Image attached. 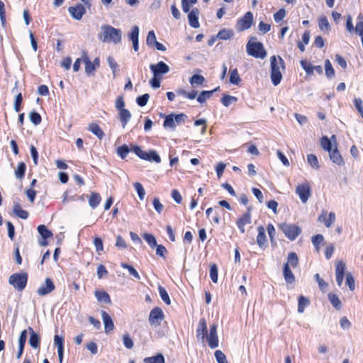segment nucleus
<instances>
[{
	"mask_svg": "<svg viewBox=\"0 0 363 363\" xmlns=\"http://www.w3.org/2000/svg\"><path fill=\"white\" fill-rule=\"evenodd\" d=\"M163 126L164 128H169L172 129H174L176 127L174 119V114H169L165 116L164 121L163 123Z\"/></svg>",
	"mask_w": 363,
	"mask_h": 363,
	"instance_id": "ea45409f",
	"label": "nucleus"
},
{
	"mask_svg": "<svg viewBox=\"0 0 363 363\" xmlns=\"http://www.w3.org/2000/svg\"><path fill=\"white\" fill-rule=\"evenodd\" d=\"M28 330L30 332L29 345L34 349L38 348L40 342L39 335L31 327H28Z\"/></svg>",
	"mask_w": 363,
	"mask_h": 363,
	"instance_id": "aec40b11",
	"label": "nucleus"
},
{
	"mask_svg": "<svg viewBox=\"0 0 363 363\" xmlns=\"http://www.w3.org/2000/svg\"><path fill=\"white\" fill-rule=\"evenodd\" d=\"M164 318L162 310L157 307L150 311L148 320L151 325H160Z\"/></svg>",
	"mask_w": 363,
	"mask_h": 363,
	"instance_id": "9d476101",
	"label": "nucleus"
},
{
	"mask_svg": "<svg viewBox=\"0 0 363 363\" xmlns=\"http://www.w3.org/2000/svg\"><path fill=\"white\" fill-rule=\"evenodd\" d=\"M150 69L153 73V75L161 77L169 72V67L162 61H160L156 65L152 64L150 65Z\"/></svg>",
	"mask_w": 363,
	"mask_h": 363,
	"instance_id": "6e6552de",
	"label": "nucleus"
},
{
	"mask_svg": "<svg viewBox=\"0 0 363 363\" xmlns=\"http://www.w3.org/2000/svg\"><path fill=\"white\" fill-rule=\"evenodd\" d=\"M13 211L15 215L22 219H27L28 217V213L26 211L23 210L20 204L16 201L13 202Z\"/></svg>",
	"mask_w": 363,
	"mask_h": 363,
	"instance_id": "393cba45",
	"label": "nucleus"
},
{
	"mask_svg": "<svg viewBox=\"0 0 363 363\" xmlns=\"http://www.w3.org/2000/svg\"><path fill=\"white\" fill-rule=\"evenodd\" d=\"M258 235L257 236V242L259 247H263L267 242V236L265 234V229L263 226L257 228Z\"/></svg>",
	"mask_w": 363,
	"mask_h": 363,
	"instance_id": "b1692460",
	"label": "nucleus"
},
{
	"mask_svg": "<svg viewBox=\"0 0 363 363\" xmlns=\"http://www.w3.org/2000/svg\"><path fill=\"white\" fill-rule=\"evenodd\" d=\"M28 274L26 272L12 274L9 278V284L18 291H22L28 282Z\"/></svg>",
	"mask_w": 363,
	"mask_h": 363,
	"instance_id": "7ed1b4c3",
	"label": "nucleus"
},
{
	"mask_svg": "<svg viewBox=\"0 0 363 363\" xmlns=\"http://www.w3.org/2000/svg\"><path fill=\"white\" fill-rule=\"evenodd\" d=\"M143 238L148 243L151 248L153 249L157 246V243L156 238L152 234L144 233L143 235Z\"/></svg>",
	"mask_w": 363,
	"mask_h": 363,
	"instance_id": "4c0bfd02",
	"label": "nucleus"
},
{
	"mask_svg": "<svg viewBox=\"0 0 363 363\" xmlns=\"http://www.w3.org/2000/svg\"><path fill=\"white\" fill-rule=\"evenodd\" d=\"M130 152V149L128 145H123L120 146L117 149V154L121 159H125Z\"/></svg>",
	"mask_w": 363,
	"mask_h": 363,
	"instance_id": "8fccbe9b",
	"label": "nucleus"
},
{
	"mask_svg": "<svg viewBox=\"0 0 363 363\" xmlns=\"http://www.w3.org/2000/svg\"><path fill=\"white\" fill-rule=\"evenodd\" d=\"M251 210L252 208L250 206L248 207L247 211L244 213L242 217L238 219L236 222L237 226L242 233H245V226L251 223Z\"/></svg>",
	"mask_w": 363,
	"mask_h": 363,
	"instance_id": "f8f14e48",
	"label": "nucleus"
},
{
	"mask_svg": "<svg viewBox=\"0 0 363 363\" xmlns=\"http://www.w3.org/2000/svg\"><path fill=\"white\" fill-rule=\"evenodd\" d=\"M270 62L272 82L274 86H277L282 78L280 69L281 67L284 69V62L281 57H278V59H277L274 55L270 57Z\"/></svg>",
	"mask_w": 363,
	"mask_h": 363,
	"instance_id": "f03ea898",
	"label": "nucleus"
},
{
	"mask_svg": "<svg viewBox=\"0 0 363 363\" xmlns=\"http://www.w3.org/2000/svg\"><path fill=\"white\" fill-rule=\"evenodd\" d=\"M323 240H324V237L320 234H318V235L312 237V243L314 245V247L316 248L317 251L319 250V245Z\"/></svg>",
	"mask_w": 363,
	"mask_h": 363,
	"instance_id": "052dcab7",
	"label": "nucleus"
},
{
	"mask_svg": "<svg viewBox=\"0 0 363 363\" xmlns=\"http://www.w3.org/2000/svg\"><path fill=\"white\" fill-rule=\"evenodd\" d=\"M132 151L142 160L149 159L147 152L142 150V149L138 145L133 146Z\"/></svg>",
	"mask_w": 363,
	"mask_h": 363,
	"instance_id": "49530a36",
	"label": "nucleus"
},
{
	"mask_svg": "<svg viewBox=\"0 0 363 363\" xmlns=\"http://www.w3.org/2000/svg\"><path fill=\"white\" fill-rule=\"evenodd\" d=\"M286 264H287L289 267V265L292 267H297L298 264V258L296 253L294 252H289L287 257V262Z\"/></svg>",
	"mask_w": 363,
	"mask_h": 363,
	"instance_id": "2f4dec72",
	"label": "nucleus"
},
{
	"mask_svg": "<svg viewBox=\"0 0 363 363\" xmlns=\"http://www.w3.org/2000/svg\"><path fill=\"white\" fill-rule=\"evenodd\" d=\"M283 275L287 284H293L295 281V277L287 264H284Z\"/></svg>",
	"mask_w": 363,
	"mask_h": 363,
	"instance_id": "5701e85b",
	"label": "nucleus"
},
{
	"mask_svg": "<svg viewBox=\"0 0 363 363\" xmlns=\"http://www.w3.org/2000/svg\"><path fill=\"white\" fill-rule=\"evenodd\" d=\"M130 118L131 113L129 110L123 108L118 111V119L121 122L123 128H125Z\"/></svg>",
	"mask_w": 363,
	"mask_h": 363,
	"instance_id": "412c9836",
	"label": "nucleus"
},
{
	"mask_svg": "<svg viewBox=\"0 0 363 363\" xmlns=\"http://www.w3.org/2000/svg\"><path fill=\"white\" fill-rule=\"evenodd\" d=\"M214 354L218 363H228L226 359V356L221 350H216Z\"/></svg>",
	"mask_w": 363,
	"mask_h": 363,
	"instance_id": "e2e57ef3",
	"label": "nucleus"
},
{
	"mask_svg": "<svg viewBox=\"0 0 363 363\" xmlns=\"http://www.w3.org/2000/svg\"><path fill=\"white\" fill-rule=\"evenodd\" d=\"M143 362L144 363H165V359L162 354L159 353L155 356L145 358Z\"/></svg>",
	"mask_w": 363,
	"mask_h": 363,
	"instance_id": "c85d7f7f",
	"label": "nucleus"
},
{
	"mask_svg": "<svg viewBox=\"0 0 363 363\" xmlns=\"http://www.w3.org/2000/svg\"><path fill=\"white\" fill-rule=\"evenodd\" d=\"M357 18L358 22L355 26L354 31L361 36V39H363V16L359 14Z\"/></svg>",
	"mask_w": 363,
	"mask_h": 363,
	"instance_id": "09e8293b",
	"label": "nucleus"
},
{
	"mask_svg": "<svg viewBox=\"0 0 363 363\" xmlns=\"http://www.w3.org/2000/svg\"><path fill=\"white\" fill-rule=\"evenodd\" d=\"M207 324L205 318H201L199 322L198 328L196 330V337L199 340L203 341L207 336Z\"/></svg>",
	"mask_w": 363,
	"mask_h": 363,
	"instance_id": "2eb2a0df",
	"label": "nucleus"
},
{
	"mask_svg": "<svg viewBox=\"0 0 363 363\" xmlns=\"http://www.w3.org/2000/svg\"><path fill=\"white\" fill-rule=\"evenodd\" d=\"M27 340V330H23L21 331L20 336L18 337V350L16 354V358L20 359L23 354L25 344Z\"/></svg>",
	"mask_w": 363,
	"mask_h": 363,
	"instance_id": "6ab92c4d",
	"label": "nucleus"
},
{
	"mask_svg": "<svg viewBox=\"0 0 363 363\" xmlns=\"http://www.w3.org/2000/svg\"><path fill=\"white\" fill-rule=\"evenodd\" d=\"M129 39L132 42H135L139 40V28L137 26H134L132 29L131 32L129 34Z\"/></svg>",
	"mask_w": 363,
	"mask_h": 363,
	"instance_id": "13d9d810",
	"label": "nucleus"
},
{
	"mask_svg": "<svg viewBox=\"0 0 363 363\" xmlns=\"http://www.w3.org/2000/svg\"><path fill=\"white\" fill-rule=\"evenodd\" d=\"M121 267H123V269H127L129 272V274L130 275H132L134 278L137 279H140V277L138 274V272L135 270V269L131 266V265H129L126 263H123L122 262L121 264Z\"/></svg>",
	"mask_w": 363,
	"mask_h": 363,
	"instance_id": "a18cd8bd",
	"label": "nucleus"
},
{
	"mask_svg": "<svg viewBox=\"0 0 363 363\" xmlns=\"http://www.w3.org/2000/svg\"><path fill=\"white\" fill-rule=\"evenodd\" d=\"M318 27L320 30L328 33L330 26L326 16H321L318 21Z\"/></svg>",
	"mask_w": 363,
	"mask_h": 363,
	"instance_id": "c756f323",
	"label": "nucleus"
},
{
	"mask_svg": "<svg viewBox=\"0 0 363 363\" xmlns=\"http://www.w3.org/2000/svg\"><path fill=\"white\" fill-rule=\"evenodd\" d=\"M253 22V15L252 13L248 11L245 13V15L238 21L236 28L238 31L241 32L245 30L249 29Z\"/></svg>",
	"mask_w": 363,
	"mask_h": 363,
	"instance_id": "423d86ee",
	"label": "nucleus"
},
{
	"mask_svg": "<svg viewBox=\"0 0 363 363\" xmlns=\"http://www.w3.org/2000/svg\"><path fill=\"white\" fill-rule=\"evenodd\" d=\"M159 294L162 298V300L167 305H169L171 303V300L169 297V295L167 294V291L166 289L162 287V286H159L158 287Z\"/></svg>",
	"mask_w": 363,
	"mask_h": 363,
	"instance_id": "37998d69",
	"label": "nucleus"
},
{
	"mask_svg": "<svg viewBox=\"0 0 363 363\" xmlns=\"http://www.w3.org/2000/svg\"><path fill=\"white\" fill-rule=\"evenodd\" d=\"M346 264L342 260H337L335 262V275L345 276Z\"/></svg>",
	"mask_w": 363,
	"mask_h": 363,
	"instance_id": "473e14b6",
	"label": "nucleus"
},
{
	"mask_svg": "<svg viewBox=\"0 0 363 363\" xmlns=\"http://www.w3.org/2000/svg\"><path fill=\"white\" fill-rule=\"evenodd\" d=\"M286 11L284 9H280L277 12L274 14V18L276 22H280L286 16Z\"/></svg>",
	"mask_w": 363,
	"mask_h": 363,
	"instance_id": "774afa93",
	"label": "nucleus"
},
{
	"mask_svg": "<svg viewBox=\"0 0 363 363\" xmlns=\"http://www.w3.org/2000/svg\"><path fill=\"white\" fill-rule=\"evenodd\" d=\"M247 52L248 55L257 58L264 59L267 56V52L262 43L259 42L250 40L247 44Z\"/></svg>",
	"mask_w": 363,
	"mask_h": 363,
	"instance_id": "20e7f679",
	"label": "nucleus"
},
{
	"mask_svg": "<svg viewBox=\"0 0 363 363\" xmlns=\"http://www.w3.org/2000/svg\"><path fill=\"white\" fill-rule=\"evenodd\" d=\"M135 191H137L139 199L143 200L145 196V191L143 185L139 182H135L133 184Z\"/></svg>",
	"mask_w": 363,
	"mask_h": 363,
	"instance_id": "6e6d98bb",
	"label": "nucleus"
},
{
	"mask_svg": "<svg viewBox=\"0 0 363 363\" xmlns=\"http://www.w3.org/2000/svg\"><path fill=\"white\" fill-rule=\"evenodd\" d=\"M233 36V31L230 29H222L216 35L220 40H229Z\"/></svg>",
	"mask_w": 363,
	"mask_h": 363,
	"instance_id": "7c9ffc66",
	"label": "nucleus"
},
{
	"mask_svg": "<svg viewBox=\"0 0 363 363\" xmlns=\"http://www.w3.org/2000/svg\"><path fill=\"white\" fill-rule=\"evenodd\" d=\"M38 231L44 240H46L52 236V233L44 225H40L38 227Z\"/></svg>",
	"mask_w": 363,
	"mask_h": 363,
	"instance_id": "e433bc0d",
	"label": "nucleus"
},
{
	"mask_svg": "<svg viewBox=\"0 0 363 363\" xmlns=\"http://www.w3.org/2000/svg\"><path fill=\"white\" fill-rule=\"evenodd\" d=\"M82 59L85 64V72L87 75H91L96 70L94 64L89 60L86 50L82 51Z\"/></svg>",
	"mask_w": 363,
	"mask_h": 363,
	"instance_id": "f3484780",
	"label": "nucleus"
},
{
	"mask_svg": "<svg viewBox=\"0 0 363 363\" xmlns=\"http://www.w3.org/2000/svg\"><path fill=\"white\" fill-rule=\"evenodd\" d=\"M328 299L335 309L340 310L341 308V301L337 295L330 293Z\"/></svg>",
	"mask_w": 363,
	"mask_h": 363,
	"instance_id": "58836bf2",
	"label": "nucleus"
},
{
	"mask_svg": "<svg viewBox=\"0 0 363 363\" xmlns=\"http://www.w3.org/2000/svg\"><path fill=\"white\" fill-rule=\"evenodd\" d=\"M208 346L212 348H216L218 347V337L217 335V325L213 324L210 327L209 333H207V336H206V338Z\"/></svg>",
	"mask_w": 363,
	"mask_h": 363,
	"instance_id": "0eeeda50",
	"label": "nucleus"
},
{
	"mask_svg": "<svg viewBox=\"0 0 363 363\" xmlns=\"http://www.w3.org/2000/svg\"><path fill=\"white\" fill-rule=\"evenodd\" d=\"M325 75L328 78H333L335 76V70L329 60H325Z\"/></svg>",
	"mask_w": 363,
	"mask_h": 363,
	"instance_id": "a19ab883",
	"label": "nucleus"
},
{
	"mask_svg": "<svg viewBox=\"0 0 363 363\" xmlns=\"http://www.w3.org/2000/svg\"><path fill=\"white\" fill-rule=\"evenodd\" d=\"M210 277L213 283L218 282V267L216 264L210 266Z\"/></svg>",
	"mask_w": 363,
	"mask_h": 363,
	"instance_id": "5fc2aeb1",
	"label": "nucleus"
},
{
	"mask_svg": "<svg viewBox=\"0 0 363 363\" xmlns=\"http://www.w3.org/2000/svg\"><path fill=\"white\" fill-rule=\"evenodd\" d=\"M307 161L308 164L315 169H318L320 168L318 160L317 157L313 154H309L307 156Z\"/></svg>",
	"mask_w": 363,
	"mask_h": 363,
	"instance_id": "c03bdc74",
	"label": "nucleus"
},
{
	"mask_svg": "<svg viewBox=\"0 0 363 363\" xmlns=\"http://www.w3.org/2000/svg\"><path fill=\"white\" fill-rule=\"evenodd\" d=\"M26 166L24 162H21L18 164V167L15 170V176L17 179H21L25 175Z\"/></svg>",
	"mask_w": 363,
	"mask_h": 363,
	"instance_id": "72a5a7b5",
	"label": "nucleus"
},
{
	"mask_svg": "<svg viewBox=\"0 0 363 363\" xmlns=\"http://www.w3.org/2000/svg\"><path fill=\"white\" fill-rule=\"evenodd\" d=\"M301 65L308 75L313 74V65L307 60H301Z\"/></svg>",
	"mask_w": 363,
	"mask_h": 363,
	"instance_id": "864d4df0",
	"label": "nucleus"
},
{
	"mask_svg": "<svg viewBox=\"0 0 363 363\" xmlns=\"http://www.w3.org/2000/svg\"><path fill=\"white\" fill-rule=\"evenodd\" d=\"M101 201V196L99 193L92 192L89 198V205L93 209L96 208Z\"/></svg>",
	"mask_w": 363,
	"mask_h": 363,
	"instance_id": "bb28decb",
	"label": "nucleus"
},
{
	"mask_svg": "<svg viewBox=\"0 0 363 363\" xmlns=\"http://www.w3.org/2000/svg\"><path fill=\"white\" fill-rule=\"evenodd\" d=\"M147 155L149 159H145V160L154 161L157 163H160L161 162L160 157L155 150L149 151L147 152Z\"/></svg>",
	"mask_w": 363,
	"mask_h": 363,
	"instance_id": "bf43d9fd",
	"label": "nucleus"
},
{
	"mask_svg": "<svg viewBox=\"0 0 363 363\" xmlns=\"http://www.w3.org/2000/svg\"><path fill=\"white\" fill-rule=\"evenodd\" d=\"M123 342L124 346L128 349H132L134 346L133 341L128 334L123 335Z\"/></svg>",
	"mask_w": 363,
	"mask_h": 363,
	"instance_id": "69168bd1",
	"label": "nucleus"
},
{
	"mask_svg": "<svg viewBox=\"0 0 363 363\" xmlns=\"http://www.w3.org/2000/svg\"><path fill=\"white\" fill-rule=\"evenodd\" d=\"M320 145L323 149L328 152H330L332 150V143L327 136H324L321 138Z\"/></svg>",
	"mask_w": 363,
	"mask_h": 363,
	"instance_id": "3c124183",
	"label": "nucleus"
},
{
	"mask_svg": "<svg viewBox=\"0 0 363 363\" xmlns=\"http://www.w3.org/2000/svg\"><path fill=\"white\" fill-rule=\"evenodd\" d=\"M296 193L298 195L301 202L306 203L311 196V188L308 183L298 185Z\"/></svg>",
	"mask_w": 363,
	"mask_h": 363,
	"instance_id": "1a4fd4ad",
	"label": "nucleus"
},
{
	"mask_svg": "<svg viewBox=\"0 0 363 363\" xmlns=\"http://www.w3.org/2000/svg\"><path fill=\"white\" fill-rule=\"evenodd\" d=\"M237 101L238 99L236 97L230 95H223L221 99V102L225 107L229 106L232 103L236 102Z\"/></svg>",
	"mask_w": 363,
	"mask_h": 363,
	"instance_id": "603ef678",
	"label": "nucleus"
},
{
	"mask_svg": "<svg viewBox=\"0 0 363 363\" xmlns=\"http://www.w3.org/2000/svg\"><path fill=\"white\" fill-rule=\"evenodd\" d=\"M329 155L333 162L340 166L344 164V160L337 147L329 152Z\"/></svg>",
	"mask_w": 363,
	"mask_h": 363,
	"instance_id": "4be33fe9",
	"label": "nucleus"
},
{
	"mask_svg": "<svg viewBox=\"0 0 363 363\" xmlns=\"http://www.w3.org/2000/svg\"><path fill=\"white\" fill-rule=\"evenodd\" d=\"M55 289V284L51 279L46 278L45 284H42L38 289L37 294L39 296H46L54 291Z\"/></svg>",
	"mask_w": 363,
	"mask_h": 363,
	"instance_id": "9b49d317",
	"label": "nucleus"
},
{
	"mask_svg": "<svg viewBox=\"0 0 363 363\" xmlns=\"http://www.w3.org/2000/svg\"><path fill=\"white\" fill-rule=\"evenodd\" d=\"M199 10L197 8L193 9L188 15L189 23L194 28H198L200 26L199 22Z\"/></svg>",
	"mask_w": 363,
	"mask_h": 363,
	"instance_id": "dca6fc26",
	"label": "nucleus"
},
{
	"mask_svg": "<svg viewBox=\"0 0 363 363\" xmlns=\"http://www.w3.org/2000/svg\"><path fill=\"white\" fill-rule=\"evenodd\" d=\"M346 283L350 291H354L355 289L354 279L350 272L346 274Z\"/></svg>",
	"mask_w": 363,
	"mask_h": 363,
	"instance_id": "680f3d73",
	"label": "nucleus"
},
{
	"mask_svg": "<svg viewBox=\"0 0 363 363\" xmlns=\"http://www.w3.org/2000/svg\"><path fill=\"white\" fill-rule=\"evenodd\" d=\"M101 317L104 324L106 333H109L114 328V324L111 317L104 311H101Z\"/></svg>",
	"mask_w": 363,
	"mask_h": 363,
	"instance_id": "a211bd4d",
	"label": "nucleus"
},
{
	"mask_svg": "<svg viewBox=\"0 0 363 363\" xmlns=\"http://www.w3.org/2000/svg\"><path fill=\"white\" fill-rule=\"evenodd\" d=\"M101 32L99 34V39L106 43L118 44L121 42L122 32L120 29L115 28L109 25H103L101 27Z\"/></svg>",
	"mask_w": 363,
	"mask_h": 363,
	"instance_id": "f257e3e1",
	"label": "nucleus"
},
{
	"mask_svg": "<svg viewBox=\"0 0 363 363\" xmlns=\"http://www.w3.org/2000/svg\"><path fill=\"white\" fill-rule=\"evenodd\" d=\"M279 228L290 240H294L301 233V228L294 224L282 223Z\"/></svg>",
	"mask_w": 363,
	"mask_h": 363,
	"instance_id": "39448f33",
	"label": "nucleus"
},
{
	"mask_svg": "<svg viewBox=\"0 0 363 363\" xmlns=\"http://www.w3.org/2000/svg\"><path fill=\"white\" fill-rule=\"evenodd\" d=\"M205 81V78L202 75L194 74L190 79L189 82L193 86L201 85Z\"/></svg>",
	"mask_w": 363,
	"mask_h": 363,
	"instance_id": "79ce46f5",
	"label": "nucleus"
},
{
	"mask_svg": "<svg viewBox=\"0 0 363 363\" xmlns=\"http://www.w3.org/2000/svg\"><path fill=\"white\" fill-rule=\"evenodd\" d=\"M230 83L232 84L238 85L241 81V79L239 76L238 71L237 69H233L230 70Z\"/></svg>",
	"mask_w": 363,
	"mask_h": 363,
	"instance_id": "f704fd0d",
	"label": "nucleus"
},
{
	"mask_svg": "<svg viewBox=\"0 0 363 363\" xmlns=\"http://www.w3.org/2000/svg\"><path fill=\"white\" fill-rule=\"evenodd\" d=\"M310 303L309 300L304 297L303 296H301L298 298V312L299 313H303L305 308L308 306Z\"/></svg>",
	"mask_w": 363,
	"mask_h": 363,
	"instance_id": "c9c22d12",
	"label": "nucleus"
},
{
	"mask_svg": "<svg viewBox=\"0 0 363 363\" xmlns=\"http://www.w3.org/2000/svg\"><path fill=\"white\" fill-rule=\"evenodd\" d=\"M147 45L149 46H152L157 43V38L155 33L153 30L149 31L147 36Z\"/></svg>",
	"mask_w": 363,
	"mask_h": 363,
	"instance_id": "338daca9",
	"label": "nucleus"
},
{
	"mask_svg": "<svg viewBox=\"0 0 363 363\" xmlns=\"http://www.w3.org/2000/svg\"><path fill=\"white\" fill-rule=\"evenodd\" d=\"M213 95V91H202L197 97V101L200 104L206 102V99L211 98Z\"/></svg>",
	"mask_w": 363,
	"mask_h": 363,
	"instance_id": "de8ad7c7",
	"label": "nucleus"
},
{
	"mask_svg": "<svg viewBox=\"0 0 363 363\" xmlns=\"http://www.w3.org/2000/svg\"><path fill=\"white\" fill-rule=\"evenodd\" d=\"M68 10L72 17L76 20H81L86 13L84 6L81 4L75 6H70Z\"/></svg>",
	"mask_w": 363,
	"mask_h": 363,
	"instance_id": "ddd939ff",
	"label": "nucleus"
},
{
	"mask_svg": "<svg viewBox=\"0 0 363 363\" xmlns=\"http://www.w3.org/2000/svg\"><path fill=\"white\" fill-rule=\"evenodd\" d=\"M335 220V214L334 212H330L328 215L326 211H323L318 217V221L324 223L325 227L330 228Z\"/></svg>",
	"mask_w": 363,
	"mask_h": 363,
	"instance_id": "4468645a",
	"label": "nucleus"
},
{
	"mask_svg": "<svg viewBox=\"0 0 363 363\" xmlns=\"http://www.w3.org/2000/svg\"><path fill=\"white\" fill-rule=\"evenodd\" d=\"M150 95L148 94H144L142 96H138L136 99V102L140 106H145L149 100Z\"/></svg>",
	"mask_w": 363,
	"mask_h": 363,
	"instance_id": "0e129e2a",
	"label": "nucleus"
},
{
	"mask_svg": "<svg viewBox=\"0 0 363 363\" xmlns=\"http://www.w3.org/2000/svg\"><path fill=\"white\" fill-rule=\"evenodd\" d=\"M94 294L98 301L105 303H111V298L106 292L103 291H96Z\"/></svg>",
	"mask_w": 363,
	"mask_h": 363,
	"instance_id": "cd10ccee",
	"label": "nucleus"
},
{
	"mask_svg": "<svg viewBox=\"0 0 363 363\" xmlns=\"http://www.w3.org/2000/svg\"><path fill=\"white\" fill-rule=\"evenodd\" d=\"M88 130L94 134L99 140H101L104 137V131L96 123H91L88 127Z\"/></svg>",
	"mask_w": 363,
	"mask_h": 363,
	"instance_id": "a878e982",
	"label": "nucleus"
},
{
	"mask_svg": "<svg viewBox=\"0 0 363 363\" xmlns=\"http://www.w3.org/2000/svg\"><path fill=\"white\" fill-rule=\"evenodd\" d=\"M29 118L30 121L35 125H39L41 123V116L36 111H31L29 113Z\"/></svg>",
	"mask_w": 363,
	"mask_h": 363,
	"instance_id": "4d7b16f0",
	"label": "nucleus"
}]
</instances>
